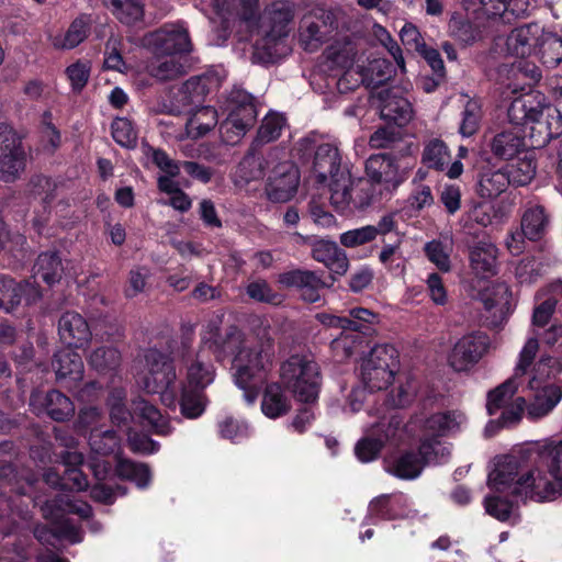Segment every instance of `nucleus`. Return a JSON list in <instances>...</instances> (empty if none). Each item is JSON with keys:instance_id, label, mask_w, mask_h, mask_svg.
Instances as JSON below:
<instances>
[{"instance_id": "nucleus-1", "label": "nucleus", "mask_w": 562, "mask_h": 562, "mask_svg": "<svg viewBox=\"0 0 562 562\" xmlns=\"http://www.w3.org/2000/svg\"><path fill=\"white\" fill-rule=\"evenodd\" d=\"M207 329L211 336L203 339L210 342L217 360L232 358L235 384L244 391L245 400L254 403L274 366L273 329L263 321L254 327L249 337L236 325L220 330L217 324L212 322Z\"/></svg>"}, {"instance_id": "nucleus-2", "label": "nucleus", "mask_w": 562, "mask_h": 562, "mask_svg": "<svg viewBox=\"0 0 562 562\" xmlns=\"http://www.w3.org/2000/svg\"><path fill=\"white\" fill-rule=\"evenodd\" d=\"M292 8L284 3H273L262 13L257 9L255 23H245V27L259 38L254 45L252 63H269L278 55V44L289 35V24L293 21Z\"/></svg>"}, {"instance_id": "nucleus-3", "label": "nucleus", "mask_w": 562, "mask_h": 562, "mask_svg": "<svg viewBox=\"0 0 562 562\" xmlns=\"http://www.w3.org/2000/svg\"><path fill=\"white\" fill-rule=\"evenodd\" d=\"M280 378L297 401L312 404L317 400L321 386L319 367L312 357H290L281 364Z\"/></svg>"}, {"instance_id": "nucleus-4", "label": "nucleus", "mask_w": 562, "mask_h": 562, "mask_svg": "<svg viewBox=\"0 0 562 562\" xmlns=\"http://www.w3.org/2000/svg\"><path fill=\"white\" fill-rule=\"evenodd\" d=\"M177 380L173 358L170 353L149 348L144 353L143 389L149 394H160L167 406H175L176 397L169 392Z\"/></svg>"}, {"instance_id": "nucleus-5", "label": "nucleus", "mask_w": 562, "mask_h": 562, "mask_svg": "<svg viewBox=\"0 0 562 562\" xmlns=\"http://www.w3.org/2000/svg\"><path fill=\"white\" fill-rule=\"evenodd\" d=\"M340 11L317 7L302 16L297 41L306 52L318 50L339 27Z\"/></svg>"}, {"instance_id": "nucleus-6", "label": "nucleus", "mask_w": 562, "mask_h": 562, "mask_svg": "<svg viewBox=\"0 0 562 562\" xmlns=\"http://www.w3.org/2000/svg\"><path fill=\"white\" fill-rule=\"evenodd\" d=\"M397 369V352L391 345H376L361 363V380L370 391H380L391 383Z\"/></svg>"}, {"instance_id": "nucleus-7", "label": "nucleus", "mask_w": 562, "mask_h": 562, "mask_svg": "<svg viewBox=\"0 0 562 562\" xmlns=\"http://www.w3.org/2000/svg\"><path fill=\"white\" fill-rule=\"evenodd\" d=\"M516 487L518 497L537 503L554 501L562 494V482L536 461L530 468L522 470Z\"/></svg>"}, {"instance_id": "nucleus-8", "label": "nucleus", "mask_w": 562, "mask_h": 562, "mask_svg": "<svg viewBox=\"0 0 562 562\" xmlns=\"http://www.w3.org/2000/svg\"><path fill=\"white\" fill-rule=\"evenodd\" d=\"M231 103V112L221 124L220 133L225 143L234 145L255 124L257 110L252 97L245 91L234 92Z\"/></svg>"}, {"instance_id": "nucleus-9", "label": "nucleus", "mask_w": 562, "mask_h": 562, "mask_svg": "<svg viewBox=\"0 0 562 562\" xmlns=\"http://www.w3.org/2000/svg\"><path fill=\"white\" fill-rule=\"evenodd\" d=\"M143 44L154 55L179 56L192 52L193 45L187 27L181 23H168L147 33Z\"/></svg>"}, {"instance_id": "nucleus-10", "label": "nucleus", "mask_w": 562, "mask_h": 562, "mask_svg": "<svg viewBox=\"0 0 562 562\" xmlns=\"http://www.w3.org/2000/svg\"><path fill=\"white\" fill-rule=\"evenodd\" d=\"M491 348L490 336L483 331H471L452 345L447 356L448 366L456 372H467L475 367Z\"/></svg>"}, {"instance_id": "nucleus-11", "label": "nucleus", "mask_w": 562, "mask_h": 562, "mask_svg": "<svg viewBox=\"0 0 562 562\" xmlns=\"http://www.w3.org/2000/svg\"><path fill=\"white\" fill-rule=\"evenodd\" d=\"M551 216L540 204L529 203L521 216V232L510 235L506 241L507 248L513 255H519L524 249V238L539 240L548 232Z\"/></svg>"}, {"instance_id": "nucleus-12", "label": "nucleus", "mask_w": 562, "mask_h": 562, "mask_svg": "<svg viewBox=\"0 0 562 562\" xmlns=\"http://www.w3.org/2000/svg\"><path fill=\"white\" fill-rule=\"evenodd\" d=\"M25 167L26 153L22 140L12 131L0 133V181H16Z\"/></svg>"}, {"instance_id": "nucleus-13", "label": "nucleus", "mask_w": 562, "mask_h": 562, "mask_svg": "<svg viewBox=\"0 0 562 562\" xmlns=\"http://www.w3.org/2000/svg\"><path fill=\"white\" fill-rule=\"evenodd\" d=\"M544 379L531 374L528 387L531 391L529 402L526 401L527 417L538 420L549 415L562 400V383L542 384Z\"/></svg>"}, {"instance_id": "nucleus-14", "label": "nucleus", "mask_w": 562, "mask_h": 562, "mask_svg": "<svg viewBox=\"0 0 562 562\" xmlns=\"http://www.w3.org/2000/svg\"><path fill=\"white\" fill-rule=\"evenodd\" d=\"M529 130L530 146L543 147L562 134V113L558 108L538 106Z\"/></svg>"}, {"instance_id": "nucleus-15", "label": "nucleus", "mask_w": 562, "mask_h": 562, "mask_svg": "<svg viewBox=\"0 0 562 562\" xmlns=\"http://www.w3.org/2000/svg\"><path fill=\"white\" fill-rule=\"evenodd\" d=\"M300 182L299 170L289 162L279 164L268 178L266 194L271 202L284 203L296 193Z\"/></svg>"}, {"instance_id": "nucleus-16", "label": "nucleus", "mask_w": 562, "mask_h": 562, "mask_svg": "<svg viewBox=\"0 0 562 562\" xmlns=\"http://www.w3.org/2000/svg\"><path fill=\"white\" fill-rule=\"evenodd\" d=\"M382 120L397 126L406 125L413 119L411 102L401 95L398 89H382L374 97Z\"/></svg>"}, {"instance_id": "nucleus-17", "label": "nucleus", "mask_w": 562, "mask_h": 562, "mask_svg": "<svg viewBox=\"0 0 562 562\" xmlns=\"http://www.w3.org/2000/svg\"><path fill=\"white\" fill-rule=\"evenodd\" d=\"M299 236L304 244L311 247V255L314 260L323 263L333 274H346L349 268V260L346 252L338 247L336 241Z\"/></svg>"}, {"instance_id": "nucleus-18", "label": "nucleus", "mask_w": 562, "mask_h": 562, "mask_svg": "<svg viewBox=\"0 0 562 562\" xmlns=\"http://www.w3.org/2000/svg\"><path fill=\"white\" fill-rule=\"evenodd\" d=\"M366 172L370 180L383 184L386 190L396 189L406 179V172L389 154L371 155L366 161Z\"/></svg>"}, {"instance_id": "nucleus-19", "label": "nucleus", "mask_w": 562, "mask_h": 562, "mask_svg": "<svg viewBox=\"0 0 562 562\" xmlns=\"http://www.w3.org/2000/svg\"><path fill=\"white\" fill-rule=\"evenodd\" d=\"M561 336L562 327L557 324H552L549 328L543 330L532 329V335L527 339L519 352L518 361L515 367V378L528 373L539 351V338L542 339L544 345L553 347Z\"/></svg>"}, {"instance_id": "nucleus-20", "label": "nucleus", "mask_w": 562, "mask_h": 562, "mask_svg": "<svg viewBox=\"0 0 562 562\" xmlns=\"http://www.w3.org/2000/svg\"><path fill=\"white\" fill-rule=\"evenodd\" d=\"M544 29L538 23H529L514 29L506 40L509 54L516 57L535 55Z\"/></svg>"}, {"instance_id": "nucleus-21", "label": "nucleus", "mask_w": 562, "mask_h": 562, "mask_svg": "<svg viewBox=\"0 0 562 562\" xmlns=\"http://www.w3.org/2000/svg\"><path fill=\"white\" fill-rule=\"evenodd\" d=\"M522 470H519V463L514 457H502L497 460L495 468L490 472L488 486L496 492H505L518 497L516 485L520 480Z\"/></svg>"}, {"instance_id": "nucleus-22", "label": "nucleus", "mask_w": 562, "mask_h": 562, "mask_svg": "<svg viewBox=\"0 0 562 562\" xmlns=\"http://www.w3.org/2000/svg\"><path fill=\"white\" fill-rule=\"evenodd\" d=\"M23 296L30 304L37 301L41 293L33 282L18 283L8 276L0 277V310L13 311Z\"/></svg>"}, {"instance_id": "nucleus-23", "label": "nucleus", "mask_w": 562, "mask_h": 562, "mask_svg": "<svg viewBox=\"0 0 562 562\" xmlns=\"http://www.w3.org/2000/svg\"><path fill=\"white\" fill-rule=\"evenodd\" d=\"M60 339L69 347L82 348L91 340V330L86 318L77 312H66L58 321Z\"/></svg>"}, {"instance_id": "nucleus-24", "label": "nucleus", "mask_w": 562, "mask_h": 562, "mask_svg": "<svg viewBox=\"0 0 562 562\" xmlns=\"http://www.w3.org/2000/svg\"><path fill=\"white\" fill-rule=\"evenodd\" d=\"M211 7L223 21L254 24L258 0H211Z\"/></svg>"}, {"instance_id": "nucleus-25", "label": "nucleus", "mask_w": 562, "mask_h": 562, "mask_svg": "<svg viewBox=\"0 0 562 562\" xmlns=\"http://www.w3.org/2000/svg\"><path fill=\"white\" fill-rule=\"evenodd\" d=\"M340 161L339 149L336 145L329 143L317 145L313 160V172L317 181L324 183L328 178L342 173Z\"/></svg>"}, {"instance_id": "nucleus-26", "label": "nucleus", "mask_w": 562, "mask_h": 562, "mask_svg": "<svg viewBox=\"0 0 562 562\" xmlns=\"http://www.w3.org/2000/svg\"><path fill=\"white\" fill-rule=\"evenodd\" d=\"M470 267L472 272L481 279H488L497 273V248L485 240L476 243L470 248Z\"/></svg>"}, {"instance_id": "nucleus-27", "label": "nucleus", "mask_w": 562, "mask_h": 562, "mask_svg": "<svg viewBox=\"0 0 562 562\" xmlns=\"http://www.w3.org/2000/svg\"><path fill=\"white\" fill-rule=\"evenodd\" d=\"M522 130L507 127L496 133L491 139L492 154L501 159H512L526 148Z\"/></svg>"}, {"instance_id": "nucleus-28", "label": "nucleus", "mask_w": 562, "mask_h": 562, "mask_svg": "<svg viewBox=\"0 0 562 562\" xmlns=\"http://www.w3.org/2000/svg\"><path fill=\"white\" fill-rule=\"evenodd\" d=\"M467 425V417L460 411L436 413L429 416L424 424V431L434 436H449L462 430Z\"/></svg>"}, {"instance_id": "nucleus-29", "label": "nucleus", "mask_w": 562, "mask_h": 562, "mask_svg": "<svg viewBox=\"0 0 562 562\" xmlns=\"http://www.w3.org/2000/svg\"><path fill=\"white\" fill-rule=\"evenodd\" d=\"M53 369L58 381L69 379L80 381L83 376V362L81 356L72 349H61L55 353Z\"/></svg>"}, {"instance_id": "nucleus-30", "label": "nucleus", "mask_w": 562, "mask_h": 562, "mask_svg": "<svg viewBox=\"0 0 562 562\" xmlns=\"http://www.w3.org/2000/svg\"><path fill=\"white\" fill-rule=\"evenodd\" d=\"M215 379V369L212 362L201 352L186 362V384L193 387L206 389Z\"/></svg>"}, {"instance_id": "nucleus-31", "label": "nucleus", "mask_w": 562, "mask_h": 562, "mask_svg": "<svg viewBox=\"0 0 562 562\" xmlns=\"http://www.w3.org/2000/svg\"><path fill=\"white\" fill-rule=\"evenodd\" d=\"M156 57L148 64V74L158 81L176 80L187 72L186 64L181 61L179 56H161Z\"/></svg>"}, {"instance_id": "nucleus-32", "label": "nucleus", "mask_w": 562, "mask_h": 562, "mask_svg": "<svg viewBox=\"0 0 562 562\" xmlns=\"http://www.w3.org/2000/svg\"><path fill=\"white\" fill-rule=\"evenodd\" d=\"M132 409L135 415L146 420L151 430L159 436H167L172 432V427L167 417L162 416L158 408L143 397L132 402Z\"/></svg>"}, {"instance_id": "nucleus-33", "label": "nucleus", "mask_w": 562, "mask_h": 562, "mask_svg": "<svg viewBox=\"0 0 562 562\" xmlns=\"http://www.w3.org/2000/svg\"><path fill=\"white\" fill-rule=\"evenodd\" d=\"M426 464L419 453L406 451L386 465V471L402 480L418 477Z\"/></svg>"}, {"instance_id": "nucleus-34", "label": "nucleus", "mask_w": 562, "mask_h": 562, "mask_svg": "<svg viewBox=\"0 0 562 562\" xmlns=\"http://www.w3.org/2000/svg\"><path fill=\"white\" fill-rule=\"evenodd\" d=\"M190 117L186 123L187 136L199 138L207 134L217 123V112L211 106H202L194 112L188 110Z\"/></svg>"}, {"instance_id": "nucleus-35", "label": "nucleus", "mask_w": 562, "mask_h": 562, "mask_svg": "<svg viewBox=\"0 0 562 562\" xmlns=\"http://www.w3.org/2000/svg\"><path fill=\"white\" fill-rule=\"evenodd\" d=\"M103 5L123 24L132 25L144 15V0H102Z\"/></svg>"}, {"instance_id": "nucleus-36", "label": "nucleus", "mask_w": 562, "mask_h": 562, "mask_svg": "<svg viewBox=\"0 0 562 562\" xmlns=\"http://www.w3.org/2000/svg\"><path fill=\"white\" fill-rule=\"evenodd\" d=\"M535 461L562 482V440L540 446Z\"/></svg>"}, {"instance_id": "nucleus-37", "label": "nucleus", "mask_w": 562, "mask_h": 562, "mask_svg": "<svg viewBox=\"0 0 562 562\" xmlns=\"http://www.w3.org/2000/svg\"><path fill=\"white\" fill-rule=\"evenodd\" d=\"M418 453L425 464L443 463L451 456V447L439 439V436L429 435L424 431Z\"/></svg>"}, {"instance_id": "nucleus-38", "label": "nucleus", "mask_w": 562, "mask_h": 562, "mask_svg": "<svg viewBox=\"0 0 562 562\" xmlns=\"http://www.w3.org/2000/svg\"><path fill=\"white\" fill-rule=\"evenodd\" d=\"M205 389L193 387L184 384L181 389L180 411L187 418H198L205 411L207 398L204 394Z\"/></svg>"}, {"instance_id": "nucleus-39", "label": "nucleus", "mask_w": 562, "mask_h": 562, "mask_svg": "<svg viewBox=\"0 0 562 562\" xmlns=\"http://www.w3.org/2000/svg\"><path fill=\"white\" fill-rule=\"evenodd\" d=\"M59 512L76 514L82 518H89L92 514V508L87 503L64 501L63 498L47 501L42 506V514L46 519L60 518L61 515Z\"/></svg>"}, {"instance_id": "nucleus-40", "label": "nucleus", "mask_w": 562, "mask_h": 562, "mask_svg": "<svg viewBox=\"0 0 562 562\" xmlns=\"http://www.w3.org/2000/svg\"><path fill=\"white\" fill-rule=\"evenodd\" d=\"M63 265L59 256L55 251H46L38 256L34 266V278L42 279L47 284H53L60 280Z\"/></svg>"}, {"instance_id": "nucleus-41", "label": "nucleus", "mask_w": 562, "mask_h": 562, "mask_svg": "<svg viewBox=\"0 0 562 562\" xmlns=\"http://www.w3.org/2000/svg\"><path fill=\"white\" fill-rule=\"evenodd\" d=\"M325 55L334 65L346 68L353 65L358 55V49L355 42L349 37H344L330 44L326 48Z\"/></svg>"}, {"instance_id": "nucleus-42", "label": "nucleus", "mask_w": 562, "mask_h": 562, "mask_svg": "<svg viewBox=\"0 0 562 562\" xmlns=\"http://www.w3.org/2000/svg\"><path fill=\"white\" fill-rule=\"evenodd\" d=\"M261 409L269 418H277L289 412L290 403L278 384L273 383L266 387Z\"/></svg>"}, {"instance_id": "nucleus-43", "label": "nucleus", "mask_w": 562, "mask_h": 562, "mask_svg": "<svg viewBox=\"0 0 562 562\" xmlns=\"http://www.w3.org/2000/svg\"><path fill=\"white\" fill-rule=\"evenodd\" d=\"M535 55L539 56L548 67L558 66L562 63V38L544 30Z\"/></svg>"}, {"instance_id": "nucleus-44", "label": "nucleus", "mask_w": 562, "mask_h": 562, "mask_svg": "<svg viewBox=\"0 0 562 562\" xmlns=\"http://www.w3.org/2000/svg\"><path fill=\"white\" fill-rule=\"evenodd\" d=\"M89 23L85 18L76 19L64 35L53 37L52 44L57 49H71L88 36Z\"/></svg>"}, {"instance_id": "nucleus-45", "label": "nucleus", "mask_w": 562, "mask_h": 562, "mask_svg": "<svg viewBox=\"0 0 562 562\" xmlns=\"http://www.w3.org/2000/svg\"><path fill=\"white\" fill-rule=\"evenodd\" d=\"M34 536L42 544L52 547H55L56 541L63 538L69 539L71 542L80 540L77 529L68 524V521L60 522L54 529H49L46 526H37L34 529Z\"/></svg>"}, {"instance_id": "nucleus-46", "label": "nucleus", "mask_w": 562, "mask_h": 562, "mask_svg": "<svg viewBox=\"0 0 562 562\" xmlns=\"http://www.w3.org/2000/svg\"><path fill=\"white\" fill-rule=\"evenodd\" d=\"M510 186L506 171L503 168L487 171L481 176L479 192L482 198L492 199L502 194Z\"/></svg>"}, {"instance_id": "nucleus-47", "label": "nucleus", "mask_w": 562, "mask_h": 562, "mask_svg": "<svg viewBox=\"0 0 562 562\" xmlns=\"http://www.w3.org/2000/svg\"><path fill=\"white\" fill-rule=\"evenodd\" d=\"M510 186L524 187L529 184L536 176V161L531 157H524L514 164L504 167Z\"/></svg>"}, {"instance_id": "nucleus-48", "label": "nucleus", "mask_w": 562, "mask_h": 562, "mask_svg": "<svg viewBox=\"0 0 562 562\" xmlns=\"http://www.w3.org/2000/svg\"><path fill=\"white\" fill-rule=\"evenodd\" d=\"M361 70L364 77V85L373 89L385 83L394 75L393 65L384 58L371 60L366 68L361 67Z\"/></svg>"}, {"instance_id": "nucleus-49", "label": "nucleus", "mask_w": 562, "mask_h": 562, "mask_svg": "<svg viewBox=\"0 0 562 562\" xmlns=\"http://www.w3.org/2000/svg\"><path fill=\"white\" fill-rule=\"evenodd\" d=\"M537 109L530 97L516 98L507 110L510 127L520 128L525 124H531L532 116L537 115Z\"/></svg>"}, {"instance_id": "nucleus-50", "label": "nucleus", "mask_w": 562, "mask_h": 562, "mask_svg": "<svg viewBox=\"0 0 562 562\" xmlns=\"http://www.w3.org/2000/svg\"><path fill=\"white\" fill-rule=\"evenodd\" d=\"M115 471L120 477L130 480L142 488L148 486L150 482V471L144 463L119 459Z\"/></svg>"}, {"instance_id": "nucleus-51", "label": "nucleus", "mask_w": 562, "mask_h": 562, "mask_svg": "<svg viewBox=\"0 0 562 562\" xmlns=\"http://www.w3.org/2000/svg\"><path fill=\"white\" fill-rule=\"evenodd\" d=\"M448 33L450 37L463 46L473 44L480 37L477 27L469 20L457 14H453L448 23Z\"/></svg>"}, {"instance_id": "nucleus-52", "label": "nucleus", "mask_w": 562, "mask_h": 562, "mask_svg": "<svg viewBox=\"0 0 562 562\" xmlns=\"http://www.w3.org/2000/svg\"><path fill=\"white\" fill-rule=\"evenodd\" d=\"M45 407L47 414L57 422L66 420L75 413V406L70 398L57 390L46 394Z\"/></svg>"}, {"instance_id": "nucleus-53", "label": "nucleus", "mask_w": 562, "mask_h": 562, "mask_svg": "<svg viewBox=\"0 0 562 562\" xmlns=\"http://www.w3.org/2000/svg\"><path fill=\"white\" fill-rule=\"evenodd\" d=\"M122 356L120 350L113 346L100 347L93 350L89 358V364L99 372L115 370L120 367Z\"/></svg>"}, {"instance_id": "nucleus-54", "label": "nucleus", "mask_w": 562, "mask_h": 562, "mask_svg": "<svg viewBox=\"0 0 562 562\" xmlns=\"http://www.w3.org/2000/svg\"><path fill=\"white\" fill-rule=\"evenodd\" d=\"M329 183L331 204L338 210H345L351 202L352 181L348 172L331 177Z\"/></svg>"}, {"instance_id": "nucleus-55", "label": "nucleus", "mask_w": 562, "mask_h": 562, "mask_svg": "<svg viewBox=\"0 0 562 562\" xmlns=\"http://www.w3.org/2000/svg\"><path fill=\"white\" fill-rule=\"evenodd\" d=\"M517 391L515 378L508 379L487 395L486 408L490 415L496 414L503 407L509 405L514 394Z\"/></svg>"}, {"instance_id": "nucleus-56", "label": "nucleus", "mask_w": 562, "mask_h": 562, "mask_svg": "<svg viewBox=\"0 0 562 562\" xmlns=\"http://www.w3.org/2000/svg\"><path fill=\"white\" fill-rule=\"evenodd\" d=\"M450 160V154L446 144L437 138L430 139L424 148V164L437 170H442Z\"/></svg>"}, {"instance_id": "nucleus-57", "label": "nucleus", "mask_w": 562, "mask_h": 562, "mask_svg": "<svg viewBox=\"0 0 562 562\" xmlns=\"http://www.w3.org/2000/svg\"><path fill=\"white\" fill-rule=\"evenodd\" d=\"M246 293L256 302L271 305H280L284 300L281 293L276 292L270 284L262 279L249 282L246 286Z\"/></svg>"}, {"instance_id": "nucleus-58", "label": "nucleus", "mask_w": 562, "mask_h": 562, "mask_svg": "<svg viewBox=\"0 0 562 562\" xmlns=\"http://www.w3.org/2000/svg\"><path fill=\"white\" fill-rule=\"evenodd\" d=\"M285 126V119L278 113L267 114L258 130L256 142L258 144H268L280 137L283 127Z\"/></svg>"}, {"instance_id": "nucleus-59", "label": "nucleus", "mask_w": 562, "mask_h": 562, "mask_svg": "<svg viewBox=\"0 0 562 562\" xmlns=\"http://www.w3.org/2000/svg\"><path fill=\"white\" fill-rule=\"evenodd\" d=\"M482 110L481 104L475 100H468L462 111L460 133L464 137L474 135L481 124Z\"/></svg>"}, {"instance_id": "nucleus-60", "label": "nucleus", "mask_w": 562, "mask_h": 562, "mask_svg": "<svg viewBox=\"0 0 562 562\" xmlns=\"http://www.w3.org/2000/svg\"><path fill=\"white\" fill-rule=\"evenodd\" d=\"M89 445L98 454H110L119 447V439L113 430L95 429L89 435Z\"/></svg>"}, {"instance_id": "nucleus-61", "label": "nucleus", "mask_w": 562, "mask_h": 562, "mask_svg": "<svg viewBox=\"0 0 562 562\" xmlns=\"http://www.w3.org/2000/svg\"><path fill=\"white\" fill-rule=\"evenodd\" d=\"M528 372L544 380L562 373V355L559 357L542 355L537 362L533 361Z\"/></svg>"}, {"instance_id": "nucleus-62", "label": "nucleus", "mask_w": 562, "mask_h": 562, "mask_svg": "<svg viewBox=\"0 0 562 562\" xmlns=\"http://www.w3.org/2000/svg\"><path fill=\"white\" fill-rule=\"evenodd\" d=\"M112 137L121 146L134 148L137 144V134L132 122L125 117H117L111 125Z\"/></svg>"}, {"instance_id": "nucleus-63", "label": "nucleus", "mask_w": 562, "mask_h": 562, "mask_svg": "<svg viewBox=\"0 0 562 562\" xmlns=\"http://www.w3.org/2000/svg\"><path fill=\"white\" fill-rule=\"evenodd\" d=\"M263 161L266 159L262 156L255 153L247 154L238 166L240 178L246 182L261 179L265 176Z\"/></svg>"}, {"instance_id": "nucleus-64", "label": "nucleus", "mask_w": 562, "mask_h": 562, "mask_svg": "<svg viewBox=\"0 0 562 562\" xmlns=\"http://www.w3.org/2000/svg\"><path fill=\"white\" fill-rule=\"evenodd\" d=\"M150 271L146 267H135L128 273L127 284L124 294L127 299H134L146 290Z\"/></svg>"}]
</instances>
